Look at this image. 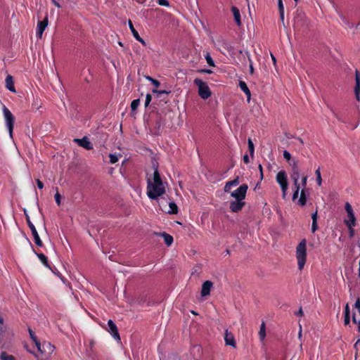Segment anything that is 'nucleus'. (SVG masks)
I'll use <instances>...</instances> for the list:
<instances>
[{
  "label": "nucleus",
  "mask_w": 360,
  "mask_h": 360,
  "mask_svg": "<svg viewBox=\"0 0 360 360\" xmlns=\"http://www.w3.org/2000/svg\"><path fill=\"white\" fill-rule=\"evenodd\" d=\"M166 182H163L155 168L152 178L147 179V195L150 199L156 200L165 193Z\"/></svg>",
  "instance_id": "nucleus-1"
},
{
  "label": "nucleus",
  "mask_w": 360,
  "mask_h": 360,
  "mask_svg": "<svg viewBox=\"0 0 360 360\" xmlns=\"http://www.w3.org/2000/svg\"><path fill=\"white\" fill-rule=\"evenodd\" d=\"M296 258L297 260L298 269L302 270L307 259V241L303 239L296 247Z\"/></svg>",
  "instance_id": "nucleus-2"
},
{
  "label": "nucleus",
  "mask_w": 360,
  "mask_h": 360,
  "mask_svg": "<svg viewBox=\"0 0 360 360\" xmlns=\"http://www.w3.org/2000/svg\"><path fill=\"white\" fill-rule=\"evenodd\" d=\"M194 84L198 86V94L201 98L206 100L211 96V91L206 82L196 78L194 79Z\"/></svg>",
  "instance_id": "nucleus-3"
},
{
  "label": "nucleus",
  "mask_w": 360,
  "mask_h": 360,
  "mask_svg": "<svg viewBox=\"0 0 360 360\" xmlns=\"http://www.w3.org/2000/svg\"><path fill=\"white\" fill-rule=\"evenodd\" d=\"M3 114L5 119L6 125L9 132V135L11 137H12L15 117L9 109L5 105L3 106Z\"/></svg>",
  "instance_id": "nucleus-4"
},
{
  "label": "nucleus",
  "mask_w": 360,
  "mask_h": 360,
  "mask_svg": "<svg viewBox=\"0 0 360 360\" xmlns=\"http://www.w3.org/2000/svg\"><path fill=\"white\" fill-rule=\"evenodd\" d=\"M309 20L303 13H297L294 18L293 27L296 30H304L308 27Z\"/></svg>",
  "instance_id": "nucleus-5"
},
{
  "label": "nucleus",
  "mask_w": 360,
  "mask_h": 360,
  "mask_svg": "<svg viewBox=\"0 0 360 360\" xmlns=\"http://www.w3.org/2000/svg\"><path fill=\"white\" fill-rule=\"evenodd\" d=\"M276 181L281 186L283 198H285L288 190L287 175L285 171H280L277 174Z\"/></svg>",
  "instance_id": "nucleus-6"
},
{
  "label": "nucleus",
  "mask_w": 360,
  "mask_h": 360,
  "mask_svg": "<svg viewBox=\"0 0 360 360\" xmlns=\"http://www.w3.org/2000/svg\"><path fill=\"white\" fill-rule=\"evenodd\" d=\"M248 186L247 184H242L237 189L231 193V196L236 200H243L245 198Z\"/></svg>",
  "instance_id": "nucleus-7"
},
{
  "label": "nucleus",
  "mask_w": 360,
  "mask_h": 360,
  "mask_svg": "<svg viewBox=\"0 0 360 360\" xmlns=\"http://www.w3.org/2000/svg\"><path fill=\"white\" fill-rule=\"evenodd\" d=\"M25 217H26V221H27V225H28L29 228L30 229V230L32 231V234L34 237L35 244L39 247H42L43 243H42L41 240L40 239V237L38 234V232H37L34 225L32 223L29 215L27 214L26 213H25Z\"/></svg>",
  "instance_id": "nucleus-8"
},
{
  "label": "nucleus",
  "mask_w": 360,
  "mask_h": 360,
  "mask_svg": "<svg viewBox=\"0 0 360 360\" xmlns=\"http://www.w3.org/2000/svg\"><path fill=\"white\" fill-rule=\"evenodd\" d=\"M345 208L347 213L348 217L347 219L345 220V224L347 226H355L356 218L354 217V214L351 205L349 202H346Z\"/></svg>",
  "instance_id": "nucleus-9"
},
{
  "label": "nucleus",
  "mask_w": 360,
  "mask_h": 360,
  "mask_svg": "<svg viewBox=\"0 0 360 360\" xmlns=\"http://www.w3.org/2000/svg\"><path fill=\"white\" fill-rule=\"evenodd\" d=\"M48 25V16L46 15L43 20L39 21L37 27L36 36L37 38L41 39L46 27Z\"/></svg>",
  "instance_id": "nucleus-10"
},
{
  "label": "nucleus",
  "mask_w": 360,
  "mask_h": 360,
  "mask_svg": "<svg viewBox=\"0 0 360 360\" xmlns=\"http://www.w3.org/2000/svg\"><path fill=\"white\" fill-rule=\"evenodd\" d=\"M74 141L76 142L79 146L86 149L91 150L93 148L92 144L89 141V139L86 136L82 139H75Z\"/></svg>",
  "instance_id": "nucleus-11"
},
{
  "label": "nucleus",
  "mask_w": 360,
  "mask_h": 360,
  "mask_svg": "<svg viewBox=\"0 0 360 360\" xmlns=\"http://www.w3.org/2000/svg\"><path fill=\"white\" fill-rule=\"evenodd\" d=\"M108 331L111 333L112 337L115 339L120 340V335L118 333L117 328L116 325L115 324V323L112 320H109L108 321Z\"/></svg>",
  "instance_id": "nucleus-12"
},
{
  "label": "nucleus",
  "mask_w": 360,
  "mask_h": 360,
  "mask_svg": "<svg viewBox=\"0 0 360 360\" xmlns=\"http://www.w3.org/2000/svg\"><path fill=\"white\" fill-rule=\"evenodd\" d=\"M245 205L243 200H236L230 202V210L233 212H238L242 210Z\"/></svg>",
  "instance_id": "nucleus-13"
},
{
  "label": "nucleus",
  "mask_w": 360,
  "mask_h": 360,
  "mask_svg": "<svg viewBox=\"0 0 360 360\" xmlns=\"http://www.w3.org/2000/svg\"><path fill=\"white\" fill-rule=\"evenodd\" d=\"M224 340L226 345L231 346L234 348L236 347L234 335L231 332H229L228 330L225 331Z\"/></svg>",
  "instance_id": "nucleus-14"
},
{
  "label": "nucleus",
  "mask_w": 360,
  "mask_h": 360,
  "mask_svg": "<svg viewBox=\"0 0 360 360\" xmlns=\"http://www.w3.org/2000/svg\"><path fill=\"white\" fill-rule=\"evenodd\" d=\"M354 94L356 100H360V73L358 70L355 72V87Z\"/></svg>",
  "instance_id": "nucleus-15"
},
{
  "label": "nucleus",
  "mask_w": 360,
  "mask_h": 360,
  "mask_svg": "<svg viewBox=\"0 0 360 360\" xmlns=\"http://www.w3.org/2000/svg\"><path fill=\"white\" fill-rule=\"evenodd\" d=\"M212 285L213 283L210 281L204 282L202 285L201 295L203 297L209 295Z\"/></svg>",
  "instance_id": "nucleus-16"
},
{
  "label": "nucleus",
  "mask_w": 360,
  "mask_h": 360,
  "mask_svg": "<svg viewBox=\"0 0 360 360\" xmlns=\"http://www.w3.org/2000/svg\"><path fill=\"white\" fill-rule=\"evenodd\" d=\"M217 44L219 46H221L223 49L226 50L229 53H233V48L231 45L228 43L226 40L222 38H220L217 40Z\"/></svg>",
  "instance_id": "nucleus-17"
},
{
  "label": "nucleus",
  "mask_w": 360,
  "mask_h": 360,
  "mask_svg": "<svg viewBox=\"0 0 360 360\" xmlns=\"http://www.w3.org/2000/svg\"><path fill=\"white\" fill-rule=\"evenodd\" d=\"M54 350V346H53L49 342H44L41 344V350H38L41 354H51Z\"/></svg>",
  "instance_id": "nucleus-18"
},
{
  "label": "nucleus",
  "mask_w": 360,
  "mask_h": 360,
  "mask_svg": "<svg viewBox=\"0 0 360 360\" xmlns=\"http://www.w3.org/2000/svg\"><path fill=\"white\" fill-rule=\"evenodd\" d=\"M5 82H6V88L7 89L11 91V92H15L13 78L11 75H7V77H6V79H5Z\"/></svg>",
  "instance_id": "nucleus-19"
},
{
  "label": "nucleus",
  "mask_w": 360,
  "mask_h": 360,
  "mask_svg": "<svg viewBox=\"0 0 360 360\" xmlns=\"http://www.w3.org/2000/svg\"><path fill=\"white\" fill-rule=\"evenodd\" d=\"M291 178L293 180V182L298 181L300 179V172L297 167V161H294L292 164V174H291Z\"/></svg>",
  "instance_id": "nucleus-20"
},
{
  "label": "nucleus",
  "mask_w": 360,
  "mask_h": 360,
  "mask_svg": "<svg viewBox=\"0 0 360 360\" xmlns=\"http://www.w3.org/2000/svg\"><path fill=\"white\" fill-rule=\"evenodd\" d=\"M240 184L239 177L237 176L236 179H234L232 181H227L225 184V186L224 188V190L226 193H228L230 191L232 186H236Z\"/></svg>",
  "instance_id": "nucleus-21"
},
{
  "label": "nucleus",
  "mask_w": 360,
  "mask_h": 360,
  "mask_svg": "<svg viewBox=\"0 0 360 360\" xmlns=\"http://www.w3.org/2000/svg\"><path fill=\"white\" fill-rule=\"evenodd\" d=\"M160 209L163 212H165L166 213H168V214H177V212H178V207L176 205V203H174V202H169V209L168 210L163 209L162 207V206H160Z\"/></svg>",
  "instance_id": "nucleus-22"
},
{
  "label": "nucleus",
  "mask_w": 360,
  "mask_h": 360,
  "mask_svg": "<svg viewBox=\"0 0 360 360\" xmlns=\"http://www.w3.org/2000/svg\"><path fill=\"white\" fill-rule=\"evenodd\" d=\"M153 93L156 95L157 98H160L166 103L167 96L170 93L169 91L162 90L158 91L156 89L153 90Z\"/></svg>",
  "instance_id": "nucleus-23"
},
{
  "label": "nucleus",
  "mask_w": 360,
  "mask_h": 360,
  "mask_svg": "<svg viewBox=\"0 0 360 360\" xmlns=\"http://www.w3.org/2000/svg\"><path fill=\"white\" fill-rule=\"evenodd\" d=\"M231 11H232L236 23L237 24L238 26H240L241 20H240V14L239 10L236 6H233L231 8Z\"/></svg>",
  "instance_id": "nucleus-24"
},
{
  "label": "nucleus",
  "mask_w": 360,
  "mask_h": 360,
  "mask_svg": "<svg viewBox=\"0 0 360 360\" xmlns=\"http://www.w3.org/2000/svg\"><path fill=\"white\" fill-rule=\"evenodd\" d=\"M311 219H312V224H311V232L312 233H314L316 232L319 227H318V224H317V219H318V212H317V210L312 213L311 214Z\"/></svg>",
  "instance_id": "nucleus-25"
},
{
  "label": "nucleus",
  "mask_w": 360,
  "mask_h": 360,
  "mask_svg": "<svg viewBox=\"0 0 360 360\" xmlns=\"http://www.w3.org/2000/svg\"><path fill=\"white\" fill-rule=\"evenodd\" d=\"M239 86L240 89L245 94V95L248 96V98L250 99L251 96L250 91L249 90L246 83L243 81L239 82Z\"/></svg>",
  "instance_id": "nucleus-26"
},
{
  "label": "nucleus",
  "mask_w": 360,
  "mask_h": 360,
  "mask_svg": "<svg viewBox=\"0 0 360 360\" xmlns=\"http://www.w3.org/2000/svg\"><path fill=\"white\" fill-rule=\"evenodd\" d=\"M29 333H30L31 339L32 340V341L34 342L36 347H37V349L38 350H41V344L37 340V338L35 336L34 332L31 329H29Z\"/></svg>",
  "instance_id": "nucleus-27"
},
{
  "label": "nucleus",
  "mask_w": 360,
  "mask_h": 360,
  "mask_svg": "<svg viewBox=\"0 0 360 360\" xmlns=\"http://www.w3.org/2000/svg\"><path fill=\"white\" fill-rule=\"evenodd\" d=\"M278 6L279 10L280 18L283 24H284V6L282 0H278Z\"/></svg>",
  "instance_id": "nucleus-28"
},
{
  "label": "nucleus",
  "mask_w": 360,
  "mask_h": 360,
  "mask_svg": "<svg viewBox=\"0 0 360 360\" xmlns=\"http://www.w3.org/2000/svg\"><path fill=\"white\" fill-rule=\"evenodd\" d=\"M165 243L167 246H170L173 243V237L166 233H162Z\"/></svg>",
  "instance_id": "nucleus-29"
},
{
  "label": "nucleus",
  "mask_w": 360,
  "mask_h": 360,
  "mask_svg": "<svg viewBox=\"0 0 360 360\" xmlns=\"http://www.w3.org/2000/svg\"><path fill=\"white\" fill-rule=\"evenodd\" d=\"M306 202H307V197L305 195V191H304V189H302L301 193H300V196L298 200V203L301 206H304L306 204Z\"/></svg>",
  "instance_id": "nucleus-30"
},
{
  "label": "nucleus",
  "mask_w": 360,
  "mask_h": 360,
  "mask_svg": "<svg viewBox=\"0 0 360 360\" xmlns=\"http://www.w3.org/2000/svg\"><path fill=\"white\" fill-rule=\"evenodd\" d=\"M37 255L41 263L50 269L47 257L43 253H37Z\"/></svg>",
  "instance_id": "nucleus-31"
},
{
  "label": "nucleus",
  "mask_w": 360,
  "mask_h": 360,
  "mask_svg": "<svg viewBox=\"0 0 360 360\" xmlns=\"http://www.w3.org/2000/svg\"><path fill=\"white\" fill-rule=\"evenodd\" d=\"M1 360H15L14 356L8 354L6 352H2L0 354Z\"/></svg>",
  "instance_id": "nucleus-32"
},
{
  "label": "nucleus",
  "mask_w": 360,
  "mask_h": 360,
  "mask_svg": "<svg viewBox=\"0 0 360 360\" xmlns=\"http://www.w3.org/2000/svg\"><path fill=\"white\" fill-rule=\"evenodd\" d=\"M259 338L261 340H264L265 338V336H266V332H265V323L264 322H262L261 326H260V330H259Z\"/></svg>",
  "instance_id": "nucleus-33"
},
{
  "label": "nucleus",
  "mask_w": 360,
  "mask_h": 360,
  "mask_svg": "<svg viewBox=\"0 0 360 360\" xmlns=\"http://www.w3.org/2000/svg\"><path fill=\"white\" fill-rule=\"evenodd\" d=\"M315 174H316V182H317L318 185L319 186H321V184H322V178H321V175L320 167H319L315 171Z\"/></svg>",
  "instance_id": "nucleus-34"
},
{
  "label": "nucleus",
  "mask_w": 360,
  "mask_h": 360,
  "mask_svg": "<svg viewBox=\"0 0 360 360\" xmlns=\"http://www.w3.org/2000/svg\"><path fill=\"white\" fill-rule=\"evenodd\" d=\"M248 150L250 151V155L252 157L254 155L255 147L251 139H248Z\"/></svg>",
  "instance_id": "nucleus-35"
},
{
  "label": "nucleus",
  "mask_w": 360,
  "mask_h": 360,
  "mask_svg": "<svg viewBox=\"0 0 360 360\" xmlns=\"http://www.w3.org/2000/svg\"><path fill=\"white\" fill-rule=\"evenodd\" d=\"M129 26L130 30L131 31V33H132L135 39L138 38L139 34L138 32L136 30V29L134 27L133 24L131 20H129Z\"/></svg>",
  "instance_id": "nucleus-36"
},
{
  "label": "nucleus",
  "mask_w": 360,
  "mask_h": 360,
  "mask_svg": "<svg viewBox=\"0 0 360 360\" xmlns=\"http://www.w3.org/2000/svg\"><path fill=\"white\" fill-rule=\"evenodd\" d=\"M205 60H206L207 63H208V65L210 66H212V67H214L215 66L214 62L212 60V58L210 56L209 53H207V54L205 56Z\"/></svg>",
  "instance_id": "nucleus-37"
},
{
  "label": "nucleus",
  "mask_w": 360,
  "mask_h": 360,
  "mask_svg": "<svg viewBox=\"0 0 360 360\" xmlns=\"http://www.w3.org/2000/svg\"><path fill=\"white\" fill-rule=\"evenodd\" d=\"M140 104V99H135L131 103V108L132 111H135Z\"/></svg>",
  "instance_id": "nucleus-38"
},
{
  "label": "nucleus",
  "mask_w": 360,
  "mask_h": 360,
  "mask_svg": "<svg viewBox=\"0 0 360 360\" xmlns=\"http://www.w3.org/2000/svg\"><path fill=\"white\" fill-rule=\"evenodd\" d=\"M109 158H110V162L111 164L116 163L119 160L118 156L116 154H110Z\"/></svg>",
  "instance_id": "nucleus-39"
},
{
  "label": "nucleus",
  "mask_w": 360,
  "mask_h": 360,
  "mask_svg": "<svg viewBox=\"0 0 360 360\" xmlns=\"http://www.w3.org/2000/svg\"><path fill=\"white\" fill-rule=\"evenodd\" d=\"M246 55L248 56V60L250 62V73L251 75H252L254 73V68H253V65H252V61L250 58V54L248 52H246Z\"/></svg>",
  "instance_id": "nucleus-40"
},
{
  "label": "nucleus",
  "mask_w": 360,
  "mask_h": 360,
  "mask_svg": "<svg viewBox=\"0 0 360 360\" xmlns=\"http://www.w3.org/2000/svg\"><path fill=\"white\" fill-rule=\"evenodd\" d=\"M157 2L160 6H169V3L168 0H157Z\"/></svg>",
  "instance_id": "nucleus-41"
},
{
  "label": "nucleus",
  "mask_w": 360,
  "mask_h": 360,
  "mask_svg": "<svg viewBox=\"0 0 360 360\" xmlns=\"http://www.w3.org/2000/svg\"><path fill=\"white\" fill-rule=\"evenodd\" d=\"M151 99H152L151 95L149 94H146V101H145V107H147L150 104Z\"/></svg>",
  "instance_id": "nucleus-42"
},
{
  "label": "nucleus",
  "mask_w": 360,
  "mask_h": 360,
  "mask_svg": "<svg viewBox=\"0 0 360 360\" xmlns=\"http://www.w3.org/2000/svg\"><path fill=\"white\" fill-rule=\"evenodd\" d=\"M283 158L287 160V161H290L291 160V155L290 153L287 151V150H284L283 152Z\"/></svg>",
  "instance_id": "nucleus-43"
},
{
  "label": "nucleus",
  "mask_w": 360,
  "mask_h": 360,
  "mask_svg": "<svg viewBox=\"0 0 360 360\" xmlns=\"http://www.w3.org/2000/svg\"><path fill=\"white\" fill-rule=\"evenodd\" d=\"M355 309L357 310L358 313L360 315V299L358 298L355 302Z\"/></svg>",
  "instance_id": "nucleus-44"
},
{
  "label": "nucleus",
  "mask_w": 360,
  "mask_h": 360,
  "mask_svg": "<svg viewBox=\"0 0 360 360\" xmlns=\"http://www.w3.org/2000/svg\"><path fill=\"white\" fill-rule=\"evenodd\" d=\"M55 200L58 205H60V195L59 194L58 192H57L55 195Z\"/></svg>",
  "instance_id": "nucleus-45"
},
{
  "label": "nucleus",
  "mask_w": 360,
  "mask_h": 360,
  "mask_svg": "<svg viewBox=\"0 0 360 360\" xmlns=\"http://www.w3.org/2000/svg\"><path fill=\"white\" fill-rule=\"evenodd\" d=\"M307 176H305L302 179V189H305L306 186H307Z\"/></svg>",
  "instance_id": "nucleus-46"
},
{
  "label": "nucleus",
  "mask_w": 360,
  "mask_h": 360,
  "mask_svg": "<svg viewBox=\"0 0 360 360\" xmlns=\"http://www.w3.org/2000/svg\"><path fill=\"white\" fill-rule=\"evenodd\" d=\"M352 321L354 323L358 325V329L360 331V320L357 321L355 314L353 315Z\"/></svg>",
  "instance_id": "nucleus-47"
},
{
  "label": "nucleus",
  "mask_w": 360,
  "mask_h": 360,
  "mask_svg": "<svg viewBox=\"0 0 360 360\" xmlns=\"http://www.w3.org/2000/svg\"><path fill=\"white\" fill-rule=\"evenodd\" d=\"M36 182L39 189H42L44 188V184L39 179H37Z\"/></svg>",
  "instance_id": "nucleus-48"
},
{
  "label": "nucleus",
  "mask_w": 360,
  "mask_h": 360,
  "mask_svg": "<svg viewBox=\"0 0 360 360\" xmlns=\"http://www.w3.org/2000/svg\"><path fill=\"white\" fill-rule=\"evenodd\" d=\"M349 321H350V317H349V315H345V319H344V323L345 325H347L349 323Z\"/></svg>",
  "instance_id": "nucleus-49"
},
{
  "label": "nucleus",
  "mask_w": 360,
  "mask_h": 360,
  "mask_svg": "<svg viewBox=\"0 0 360 360\" xmlns=\"http://www.w3.org/2000/svg\"><path fill=\"white\" fill-rule=\"evenodd\" d=\"M349 307L348 304H346L345 307V315H349Z\"/></svg>",
  "instance_id": "nucleus-50"
},
{
  "label": "nucleus",
  "mask_w": 360,
  "mask_h": 360,
  "mask_svg": "<svg viewBox=\"0 0 360 360\" xmlns=\"http://www.w3.org/2000/svg\"><path fill=\"white\" fill-rule=\"evenodd\" d=\"M353 227L354 226H348L349 230V236H350V238H352L354 236V230Z\"/></svg>",
  "instance_id": "nucleus-51"
},
{
  "label": "nucleus",
  "mask_w": 360,
  "mask_h": 360,
  "mask_svg": "<svg viewBox=\"0 0 360 360\" xmlns=\"http://www.w3.org/2000/svg\"><path fill=\"white\" fill-rule=\"evenodd\" d=\"M156 88H158L160 85V83L159 81H158L157 79H154L153 81V83H152Z\"/></svg>",
  "instance_id": "nucleus-52"
},
{
  "label": "nucleus",
  "mask_w": 360,
  "mask_h": 360,
  "mask_svg": "<svg viewBox=\"0 0 360 360\" xmlns=\"http://www.w3.org/2000/svg\"><path fill=\"white\" fill-rule=\"evenodd\" d=\"M243 161H244V162H245V163H246V164H248V163H249V162H250V159H249V157H248V155H245L243 156Z\"/></svg>",
  "instance_id": "nucleus-53"
},
{
  "label": "nucleus",
  "mask_w": 360,
  "mask_h": 360,
  "mask_svg": "<svg viewBox=\"0 0 360 360\" xmlns=\"http://www.w3.org/2000/svg\"><path fill=\"white\" fill-rule=\"evenodd\" d=\"M294 186H295V190H297V191H300V184H299V181H296V183H295V182H294Z\"/></svg>",
  "instance_id": "nucleus-54"
},
{
  "label": "nucleus",
  "mask_w": 360,
  "mask_h": 360,
  "mask_svg": "<svg viewBox=\"0 0 360 360\" xmlns=\"http://www.w3.org/2000/svg\"><path fill=\"white\" fill-rule=\"evenodd\" d=\"M299 191L295 190L293 195H292V199L295 200L298 197Z\"/></svg>",
  "instance_id": "nucleus-55"
},
{
  "label": "nucleus",
  "mask_w": 360,
  "mask_h": 360,
  "mask_svg": "<svg viewBox=\"0 0 360 360\" xmlns=\"http://www.w3.org/2000/svg\"><path fill=\"white\" fill-rule=\"evenodd\" d=\"M136 39L140 41L142 44L146 45L145 41L140 36H139L138 38H136Z\"/></svg>",
  "instance_id": "nucleus-56"
},
{
  "label": "nucleus",
  "mask_w": 360,
  "mask_h": 360,
  "mask_svg": "<svg viewBox=\"0 0 360 360\" xmlns=\"http://www.w3.org/2000/svg\"><path fill=\"white\" fill-rule=\"evenodd\" d=\"M51 1L53 2V4L58 8H60L61 6L60 5V4L56 1V0H51Z\"/></svg>",
  "instance_id": "nucleus-57"
},
{
  "label": "nucleus",
  "mask_w": 360,
  "mask_h": 360,
  "mask_svg": "<svg viewBox=\"0 0 360 360\" xmlns=\"http://www.w3.org/2000/svg\"><path fill=\"white\" fill-rule=\"evenodd\" d=\"M296 314H297V316H302V315L304 314V312H303V311H302V308H300V309H299V311L296 313Z\"/></svg>",
  "instance_id": "nucleus-58"
},
{
  "label": "nucleus",
  "mask_w": 360,
  "mask_h": 360,
  "mask_svg": "<svg viewBox=\"0 0 360 360\" xmlns=\"http://www.w3.org/2000/svg\"><path fill=\"white\" fill-rule=\"evenodd\" d=\"M146 79L147 80H148V81L151 82V83H153V81L155 79L152 78V77H150V76H146Z\"/></svg>",
  "instance_id": "nucleus-59"
},
{
  "label": "nucleus",
  "mask_w": 360,
  "mask_h": 360,
  "mask_svg": "<svg viewBox=\"0 0 360 360\" xmlns=\"http://www.w3.org/2000/svg\"><path fill=\"white\" fill-rule=\"evenodd\" d=\"M259 169L260 170L261 177H263V172H262V167L261 165H259Z\"/></svg>",
  "instance_id": "nucleus-60"
},
{
  "label": "nucleus",
  "mask_w": 360,
  "mask_h": 360,
  "mask_svg": "<svg viewBox=\"0 0 360 360\" xmlns=\"http://www.w3.org/2000/svg\"><path fill=\"white\" fill-rule=\"evenodd\" d=\"M298 337H299V338H301V337H302V328L301 327H300V331L298 333Z\"/></svg>",
  "instance_id": "nucleus-61"
},
{
  "label": "nucleus",
  "mask_w": 360,
  "mask_h": 360,
  "mask_svg": "<svg viewBox=\"0 0 360 360\" xmlns=\"http://www.w3.org/2000/svg\"><path fill=\"white\" fill-rule=\"evenodd\" d=\"M4 321V318L0 315V323L3 324Z\"/></svg>",
  "instance_id": "nucleus-62"
},
{
  "label": "nucleus",
  "mask_w": 360,
  "mask_h": 360,
  "mask_svg": "<svg viewBox=\"0 0 360 360\" xmlns=\"http://www.w3.org/2000/svg\"><path fill=\"white\" fill-rule=\"evenodd\" d=\"M271 58H272V60L274 62V63L275 64L276 63V58L271 54Z\"/></svg>",
  "instance_id": "nucleus-63"
},
{
  "label": "nucleus",
  "mask_w": 360,
  "mask_h": 360,
  "mask_svg": "<svg viewBox=\"0 0 360 360\" xmlns=\"http://www.w3.org/2000/svg\"><path fill=\"white\" fill-rule=\"evenodd\" d=\"M360 342V339H359L355 343L354 346L356 347L357 344H359Z\"/></svg>",
  "instance_id": "nucleus-64"
}]
</instances>
